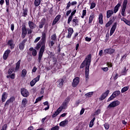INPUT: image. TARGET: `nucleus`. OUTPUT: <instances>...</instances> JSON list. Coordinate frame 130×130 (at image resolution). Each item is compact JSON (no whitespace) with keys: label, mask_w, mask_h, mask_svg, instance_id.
Instances as JSON below:
<instances>
[{"label":"nucleus","mask_w":130,"mask_h":130,"mask_svg":"<svg viewBox=\"0 0 130 130\" xmlns=\"http://www.w3.org/2000/svg\"><path fill=\"white\" fill-rule=\"evenodd\" d=\"M43 26H44V22H41L39 25L40 29H42V28H43Z\"/></svg>","instance_id":"obj_53"},{"label":"nucleus","mask_w":130,"mask_h":130,"mask_svg":"<svg viewBox=\"0 0 130 130\" xmlns=\"http://www.w3.org/2000/svg\"><path fill=\"white\" fill-rule=\"evenodd\" d=\"M40 3H41V0H35V6H36V7H38V6L40 5Z\"/></svg>","instance_id":"obj_35"},{"label":"nucleus","mask_w":130,"mask_h":130,"mask_svg":"<svg viewBox=\"0 0 130 130\" xmlns=\"http://www.w3.org/2000/svg\"><path fill=\"white\" fill-rule=\"evenodd\" d=\"M7 98H8V94L7 92H4L2 96V102H5L7 100Z\"/></svg>","instance_id":"obj_20"},{"label":"nucleus","mask_w":130,"mask_h":130,"mask_svg":"<svg viewBox=\"0 0 130 130\" xmlns=\"http://www.w3.org/2000/svg\"><path fill=\"white\" fill-rule=\"evenodd\" d=\"M71 5H72L71 3V2H69L67 4V6L66 7L67 10H68V9H70V7H71Z\"/></svg>","instance_id":"obj_55"},{"label":"nucleus","mask_w":130,"mask_h":130,"mask_svg":"<svg viewBox=\"0 0 130 130\" xmlns=\"http://www.w3.org/2000/svg\"><path fill=\"white\" fill-rule=\"evenodd\" d=\"M99 22L101 25L103 24V14L102 13H100L99 15Z\"/></svg>","instance_id":"obj_24"},{"label":"nucleus","mask_w":130,"mask_h":130,"mask_svg":"<svg viewBox=\"0 0 130 130\" xmlns=\"http://www.w3.org/2000/svg\"><path fill=\"white\" fill-rule=\"evenodd\" d=\"M31 53H32L33 56H36L37 55V51L33 48H30L29 49L28 54H31Z\"/></svg>","instance_id":"obj_12"},{"label":"nucleus","mask_w":130,"mask_h":130,"mask_svg":"<svg viewBox=\"0 0 130 130\" xmlns=\"http://www.w3.org/2000/svg\"><path fill=\"white\" fill-rule=\"evenodd\" d=\"M22 35L23 37H25L27 34V29H26V26H23L22 27Z\"/></svg>","instance_id":"obj_27"},{"label":"nucleus","mask_w":130,"mask_h":130,"mask_svg":"<svg viewBox=\"0 0 130 130\" xmlns=\"http://www.w3.org/2000/svg\"><path fill=\"white\" fill-rule=\"evenodd\" d=\"M128 90V87H124L121 89V93H124V92H126Z\"/></svg>","instance_id":"obj_40"},{"label":"nucleus","mask_w":130,"mask_h":130,"mask_svg":"<svg viewBox=\"0 0 130 130\" xmlns=\"http://www.w3.org/2000/svg\"><path fill=\"white\" fill-rule=\"evenodd\" d=\"M19 49L21 50H23V49H24V43H22L19 44Z\"/></svg>","instance_id":"obj_44"},{"label":"nucleus","mask_w":130,"mask_h":130,"mask_svg":"<svg viewBox=\"0 0 130 130\" xmlns=\"http://www.w3.org/2000/svg\"><path fill=\"white\" fill-rule=\"evenodd\" d=\"M40 47H41V43H38L37 45L36 48V49L38 50L39 49V48H40Z\"/></svg>","instance_id":"obj_50"},{"label":"nucleus","mask_w":130,"mask_h":130,"mask_svg":"<svg viewBox=\"0 0 130 130\" xmlns=\"http://www.w3.org/2000/svg\"><path fill=\"white\" fill-rule=\"evenodd\" d=\"M71 13H72V10H71L67 11V13H66V16H69V15H70V14H71Z\"/></svg>","instance_id":"obj_62"},{"label":"nucleus","mask_w":130,"mask_h":130,"mask_svg":"<svg viewBox=\"0 0 130 130\" xmlns=\"http://www.w3.org/2000/svg\"><path fill=\"white\" fill-rule=\"evenodd\" d=\"M59 126H55L51 128V130H59Z\"/></svg>","instance_id":"obj_45"},{"label":"nucleus","mask_w":130,"mask_h":130,"mask_svg":"<svg viewBox=\"0 0 130 130\" xmlns=\"http://www.w3.org/2000/svg\"><path fill=\"white\" fill-rule=\"evenodd\" d=\"M79 82H80V78H79V77L75 78L73 81V83H72L73 87H77Z\"/></svg>","instance_id":"obj_14"},{"label":"nucleus","mask_w":130,"mask_h":130,"mask_svg":"<svg viewBox=\"0 0 130 130\" xmlns=\"http://www.w3.org/2000/svg\"><path fill=\"white\" fill-rule=\"evenodd\" d=\"M127 5V0H124L122 4V8L121 11V15L123 17H125V9H126V6Z\"/></svg>","instance_id":"obj_3"},{"label":"nucleus","mask_w":130,"mask_h":130,"mask_svg":"<svg viewBox=\"0 0 130 130\" xmlns=\"http://www.w3.org/2000/svg\"><path fill=\"white\" fill-rule=\"evenodd\" d=\"M45 49V45H43L40 49L39 57H38V62H40L41 61V58H42V55H43V52H44V50Z\"/></svg>","instance_id":"obj_4"},{"label":"nucleus","mask_w":130,"mask_h":130,"mask_svg":"<svg viewBox=\"0 0 130 130\" xmlns=\"http://www.w3.org/2000/svg\"><path fill=\"white\" fill-rule=\"evenodd\" d=\"M74 33V29L72 27H70L68 28V35L66 37L67 38H71L72 37V35Z\"/></svg>","instance_id":"obj_15"},{"label":"nucleus","mask_w":130,"mask_h":130,"mask_svg":"<svg viewBox=\"0 0 130 130\" xmlns=\"http://www.w3.org/2000/svg\"><path fill=\"white\" fill-rule=\"evenodd\" d=\"M26 75H27V71H26L25 69H23L22 71V73H21V77L22 78H25V77L26 76Z\"/></svg>","instance_id":"obj_34"},{"label":"nucleus","mask_w":130,"mask_h":130,"mask_svg":"<svg viewBox=\"0 0 130 130\" xmlns=\"http://www.w3.org/2000/svg\"><path fill=\"white\" fill-rule=\"evenodd\" d=\"M28 26L30 29H34V28H35L36 27L35 23H34L32 21L28 22Z\"/></svg>","instance_id":"obj_26"},{"label":"nucleus","mask_w":130,"mask_h":130,"mask_svg":"<svg viewBox=\"0 0 130 130\" xmlns=\"http://www.w3.org/2000/svg\"><path fill=\"white\" fill-rule=\"evenodd\" d=\"M102 70H103L104 72H107L108 71V68L107 67L102 68Z\"/></svg>","instance_id":"obj_58"},{"label":"nucleus","mask_w":130,"mask_h":130,"mask_svg":"<svg viewBox=\"0 0 130 130\" xmlns=\"http://www.w3.org/2000/svg\"><path fill=\"white\" fill-rule=\"evenodd\" d=\"M11 79H15V74L13 73L10 76Z\"/></svg>","instance_id":"obj_63"},{"label":"nucleus","mask_w":130,"mask_h":130,"mask_svg":"<svg viewBox=\"0 0 130 130\" xmlns=\"http://www.w3.org/2000/svg\"><path fill=\"white\" fill-rule=\"evenodd\" d=\"M95 7H96V4L94 3H92L91 4V6H90V9H94V8H95Z\"/></svg>","instance_id":"obj_49"},{"label":"nucleus","mask_w":130,"mask_h":130,"mask_svg":"<svg viewBox=\"0 0 130 130\" xmlns=\"http://www.w3.org/2000/svg\"><path fill=\"white\" fill-rule=\"evenodd\" d=\"M10 53H11V51L10 50H6L3 55L4 59H7V58H8V56H9V54H10Z\"/></svg>","instance_id":"obj_21"},{"label":"nucleus","mask_w":130,"mask_h":130,"mask_svg":"<svg viewBox=\"0 0 130 130\" xmlns=\"http://www.w3.org/2000/svg\"><path fill=\"white\" fill-rule=\"evenodd\" d=\"M120 94V91L117 90L113 93V94L111 95V96L108 99V101H111V100H113L114 98H115L117 96H118Z\"/></svg>","instance_id":"obj_5"},{"label":"nucleus","mask_w":130,"mask_h":130,"mask_svg":"<svg viewBox=\"0 0 130 130\" xmlns=\"http://www.w3.org/2000/svg\"><path fill=\"white\" fill-rule=\"evenodd\" d=\"M104 53L106 54V53H109V49H106L105 50H104Z\"/></svg>","instance_id":"obj_61"},{"label":"nucleus","mask_w":130,"mask_h":130,"mask_svg":"<svg viewBox=\"0 0 130 130\" xmlns=\"http://www.w3.org/2000/svg\"><path fill=\"white\" fill-rule=\"evenodd\" d=\"M60 15H58L54 19L53 23L52 24V26H54V25L56 24V23L58 22L60 19Z\"/></svg>","instance_id":"obj_16"},{"label":"nucleus","mask_w":130,"mask_h":130,"mask_svg":"<svg viewBox=\"0 0 130 130\" xmlns=\"http://www.w3.org/2000/svg\"><path fill=\"white\" fill-rule=\"evenodd\" d=\"M100 112H101V110L98 109L95 112V115H98L99 114H100Z\"/></svg>","instance_id":"obj_52"},{"label":"nucleus","mask_w":130,"mask_h":130,"mask_svg":"<svg viewBox=\"0 0 130 130\" xmlns=\"http://www.w3.org/2000/svg\"><path fill=\"white\" fill-rule=\"evenodd\" d=\"M42 40L43 43H45V41L46 40V34L44 32L42 33Z\"/></svg>","instance_id":"obj_31"},{"label":"nucleus","mask_w":130,"mask_h":130,"mask_svg":"<svg viewBox=\"0 0 130 130\" xmlns=\"http://www.w3.org/2000/svg\"><path fill=\"white\" fill-rule=\"evenodd\" d=\"M126 72H127V70H126V68L124 67L121 71V74L123 75H124L126 74Z\"/></svg>","instance_id":"obj_37"},{"label":"nucleus","mask_w":130,"mask_h":130,"mask_svg":"<svg viewBox=\"0 0 130 130\" xmlns=\"http://www.w3.org/2000/svg\"><path fill=\"white\" fill-rule=\"evenodd\" d=\"M62 109H64L63 108H62L61 106H60L57 109V111L59 113V114L62 111Z\"/></svg>","instance_id":"obj_43"},{"label":"nucleus","mask_w":130,"mask_h":130,"mask_svg":"<svg viewBox=\"0 0 130 130\" xmlns=\"http://www.w3.org/2000/svg\"><path fill=\"white\" fill-rule=\"evenodd\" d=\"M43 97L44 96L42 95V96H40V97H39L36 100V102H35V104L36 103H38V102H39V101H41V100H42L43 99Z\"/></svg>","instance_id":"obj_39"},{"label":"nucleus","mask_w":130,"mask_h":130,"mask_svg":"<svg viewBox=\"0 0 130 130\" xmlns=\"http://www.w3.org/2000/svg\"><path fill=\"white\" fill-rule=\"evenodd\" d=\"M8 45L10 46V48L11 49H13L14 48L15 45L14 44V42H13V40H10L8 42Z\"/></svg>","instance_id":"obj_30"},{"label":"nucleus","mask_w":130,"mask_h":130,"mask_svg":"<svg viewBox=\"0 0 130 130\" xmlns=\"http://www.w3.org/2000/svg\"><path fill=\"white\" fill-rule=\"evenodd\" d=\"M28 102V101L27 100V99H23L22 101V105L24 107L26 106V104H27Z\"/></svg>","instance_id":"obj_32"},{"label":"nucleus","mask_w":130,"mask_h":130,"mask_svg":"<svg viewBox=\"0 0 130 130\" xmlns=\"http://www.w3.org/2000/svg\"><path fill=\"white\" fill-rule=\"evenodd\" d=\"M85 41H87L88 42H90V41H91V38H89L88 37H86L85 38Z\"/></svg>","instance_id":"obj_59"},{"label":"nucleus","mask_w":130,"mask_h":130,"mask_svg":"<svg viewBox=\"0 0 130 130\" xmlns=\"http://www.w3.org/2000/svg\"><path fill=\"white\" fill-rule=\"evenodd\" d=\"M121 21H123L128 26H130V21L126 19L125 18H122Z\"/></svg>","instance_id":"obj_33"},{"label":"nucleus","mask_w":130,"mask_h":130,"mask_svg":"<svg viewBox=\"0 0 130 130\" xmlns=\"http://www.w3.org/2000/svg\"><path fill=\"white\" fill-rule=\"evenodd\" d=\"M27 13H28V11H27V10H24L23 11V16L26 17V16H27Z\"/></svg>","instance_id":"obj_54"},{"label":"nucleus","mask_w":130,"mask_h":130,"mask_svg":"<svg viewBox=\"0 0 130 130\" xmlns=\"http://www.w3.org/2000/svg\"><path fill=\"white\" fill-rule=\"evenodd\" d=\"M59 84L58 85H57V86L59 87V88H61L63 85V83H64V81L63 80V79H59L58 81Z\"/></svg>","instance_id":"obj_25"},{"label":"nucleus","mask_w":130,"mask_h":130,"mask_svg":"<svg viewBox=\"0 0 130 130\" xmlns=\"http://www.w3.org/2000/svg\"><path fill=\"white\" fill-rule=\"evenodd\" d=\"M56 39V35L55 34L51 36V40H53V41H55Z\"/></svg>","instance_id":"obj_47"},{"label":"nucleus","mask_w":130,"mask_h":130,"mask_svg":"<svg viewBox=\"0 0 130 130\" xmlns=\"http://www.w3.org/2000/svg\"><path fill=\"white\" fill-rule=\"evenodd\" d=\"M37 71V68L36 67H34L31 71V73L33 74V73H36Z\"/></svg>","instance_id":"obj_51"},{"label":"nucleus","mask_w":130,"mask_h":130,"mask_svg":"<svg viewBox=\"0 0 130 130\" xmlns=\"http://www.w3.org/2000/svg\"><path fill=\"white\" fill-rule=\"evenodd\" d=\"M21 63V60H19L16 64V67L14 72H17L20 68V64Z\"/></svg>","instance_id":"obj_29"},{"label":"nucleus","mask_w":130,"mask_h":130,"mask_svg":"<svg viewBox=\"0 0 130 130\" xmlns=\"http://www.w3.org/2000/svg\"><path fill=\"white\" fill-rule=\"evenodd\" d=\"M59 114V113L57 112V111H55V112L52 115V117L54 118V117H56Z\"/></svg>","instance_id":"obj_42"},{"label":"nucleus","mask_w":130,"mask_h":130,"mask_svg":"<svg viewBox=\"0 0 130 130\" xmlns=\"http://www.w3.org/2000/svg\"><path fill=\"white\" fill-rule=\"evenodd\" d=\"M71 21L73 27L79 26V19H78V17H75Z\"/></svg>","instance_id":"obj_6"},{"label":"nucleus","mask_w":130,"mask_h":130,"mask_svg":"<svg viewBox=\"0 0 130 130\" xmlns=\"http://www.w3.org/2000/svg\"><path fill=\"white\" fill-rule=\"evenodd\" d=\"M94 18H95V15H94V13H91L89 16L88 19L89 24H91L93 20H94Z\"/></svg>","instance_id":"obj_23"},{"label":"nucleus","mask_w":130,"mask_h":130,"mask_svg":"<svg viewBox=\"0 0 130 130\" xmlns=\"http://www.w3.org/2000/svg\"><path fill=\"white\" fill-rule=\"evenodd\" d=\"M40 79V76L38 75L36 78L34 79L30 82V85L31 87H33L38 81H39Z\"/></svg>","instance_id":"obj_11"},{"label":"nucleus","mask_w":130,"mask_h":130,"mask_svg":"<svg viewBox=\"0 0 130 130\" xmlns=\"http://www.w3.org/2000/svg\"><path fill=\"white\" fill-rule=\"evenodd\" d=\"M76 13H77V10L73 9L70 16H69V17L68 18V24H70V23H71V22H72V20L73 19V16H74V15H75V14H76Z\"/></svg>","instance_id":"obj_10"},{"label":"nucleus","mask_w":130,"mask_h":130,"mask_svg":"<svg viewBox=\"0 0 130 130\" xmlns=\"http://www.w3.org/2000/svg\"><path fill=\"white\" fill-rule=\"evenodd\" d=\"M94 125V122L91 121L89 124V127H92Z\"/></svg>","instance_id":"obj_60"},{"label":"nucleus","mask_w":130,"mask_h":130,"mask_svg":"<svg viewBox=\"0 0 130 130\" xmlns=\"http://www.w3.org/2000/svg\"><path fill=\"white\" fill-rule=\"evenodd\" d=\"M115 51V50L113 49H109V54H113Z\"/></svg>","instance_id":"obj_41"},{"label":"nucleus","mask_w":130,"mask_h":130,"mask_svg":"<svg viewBox=\"0 0 130 130\" xmlns=\"http://www.w3.org/2000/svg\"><path fill=\"white\" fill-rule=\"evenodd\" d=\"M77 5V2L74 1L71 3V6H75Z\"/></svg>","instance_id":"obj_64"},{"label":"nucleus","mask_w":130,"mask_h":130,"mask_svg":"<svg viewBox=\"0 0 130 130\" xmlns=\"http://www.w3.org/2000/svg\"><path fill=\"white\" fill-rule=\"evenodd\" d=\"M15 97L14 96H12L11 97L9 100H8L6 103H5V105H9V104L10 103H13V102H14V101H15Z\"/></svg>","instance_id":"obj_18"},{"label":"nucleus","mask_w":130,"mask_h":130,"mask_svg":"<svg viewBox=\"0 0 130 130\" xmlns=\"http://www.w3.org/2000/svg\"><path fill=\"white\" fill-rule=\"evenodd\" d=\"M120 104V102L118 100L114 101L111 103H110L107 107L108 109H110L113 107H116V106H118Z\"/></svg>","instance_id":"obj_2"},{"label":"nucleus","mask_w":130,"mask_h":130,"mask_svg":"<svg viewBox=\"0 0 130 130\" xmlns=\"http://www.w3.org/2000/svg\"><path fill=\"white\" fill-rule=\"evenodd\" d=\"M7 128H8V125L7 124H5L1 130H6Z\"/></svg>","instance_id":"obj_46"},{"label":"nucleus","mask_w":130,"mask_h":130,"mask_svg":"<svg viewBox=\"0 0 130 130\" xmlns=\"http://www.w3.org/2000/svg\"><path fill=\"white\" fill-rule=\"evenodd\" d=\"M108 94H109V90H107L105 93L102 94L100 99L101 100H104V99H105V98L108 96Z\"/></svg>","instance_id":"obj_17"},{"label":"nucleus","mask_w":130,"mask_h":130,"mask_svg":"<svg viewBox=\"0 0 130 130\" xmlns=\"http://www.w3.org/2000/svg\"><path fill=\"white\" fill-rule=\"evenodd\" d=\"M68 123H69V120L68 119H65L64 121L60 122L59 125L60 126H62V127H64Z\"/></svg>","instance_id":"obj_19"},{"label":"nucleus","mask_w":130,"mask_h":130,"mask_svg":"<svg viewBox=\"0 0 130 130\" xmlns=\"http://www.w3.org/2000/svg\"><path fill=\"white\" fill-rule=\"evenodd\" d=\"M116 26H117V23L115 22L113 25L112 28H111L110 32V36H112L113 33H114V32L115 31V29H116Z\"/></svg>","instance_id":"obj_13"},{"label":"nucleus","mask_w":130,"mask_h":130,"mask_svg":"<svg viewBox=\"0 0 130 130\" xmlns=\"http://www.w3.org/2000/svg\"><path fill=\"white\" fill-rule=\"evenodd\" d=\"M21 93L23 97H28L29 95V91L25 88H22L21 89Z\"/></svg>","instance_id":"obj_8"},{"label":"nucleus","mask_w":130,"mask_h":130,"mask_svg":"<svg viewBox=\"0 0 130 130\" xmlns=\"http://www.w3.org/2000/svg\"><path fill=\"white\" fill-rule=\"evenodd\" d=\"M69 102H70V98H68L61 105V107L64 109H67V108L68 107V105L69 104Z\"/></svg>","instance_id":"obj_7"},{"label":"nucleus","mask_w":130,"mask_h":130,"mask_svg":"<svg viewBox=\"0 0 130 130\" xmlns=\"http://www.w3.org/2000/svg\"><path fill=\"white\" fill-rule=\"evenodd\" d=\"M87 14V10H84L82 11V15L81 16L82 19H84L85 16H86V14Z\"/></svg>","instance_id":"obj_38"},{"label":"nucleus","mask_w":130,"mask_h":130,"mask_svg":"<svg viewBox=\"0 0 130 130\" xmlns=\"http://www.w3.org/2000/svg\"><path fill=\"white\" fill-rule=\"evenodd\" d=\"M121 4L118 3L114 8V13L116 14L117 12H118V10H119V8H120Z\"/></svg>","instance_id":"obj_28"},{"label":"nucleus","mask_w":130,"mask_h":130,"mask_svg":"<svg viewBox=\"0 0 130 130\" xmlns=\"http://www.w3.org/2000/svg\"><path fill=\"white\" fill-rule=\"evenodd\" d=\"M93 92H88L87 93H86L85 94V96L86 98L92 97V95H93Z\"/></svg>","instance_id":"obj_36"},{"label":"nucleus","mask_w":130,"mask_h":130,"mask_svg":"<svg viewBox=\"0 0 130 130\" xmlns=\"http://www.w3.org/2000/svg\"><path fill=\"white\" fill-rule=\"evenodd\" d=\"M104 127L106 129H108L109 128V124L106 123L104 124Z\"/></svg>","instance_id":"obj_48"},{"label":"nucleus","mask_w":130,"mask_h":130,"mask_svg":"<svg viewBox=\"0 0 130 130\" xmlns=\"http://www.w3.org/2000/svg\"><path fill=\"white\" fill-rule=\"evenodd\" d=\"M114 13L113 10H108L107 11V18L109 19V18H110V17L113 15Z\"/></svg>","instance_id":"obj_22"},{"label":"nucleus","mask_w":130,"mask_h":130,"mask_svg":"<svg viewBox=\"0 0 130 130\" xmlns=\"http://www.w3.org/2000/svg\"><path fill=\"white\" fill-rule=\"evenodd\" d=\"M41 38L40 37L37 38L34 41L35 43H37V42L39 41L40 39H41Z\"/></svg>","instance_id":"obj_57"},{"label":"nucleus","mask_w":130,"mask_h":130,"mask_svg":"<svg viewBox=\"0 0 130 130\" xmlns=\"http://www.w3.org/2000/svg\"><path fill=\"white\" fill-rule=\"evenodd\" d=\"M91 55H88L85 58L84 61L80 66V69H83L85 67V77L86 79L89 77V68L91 63Z\"/></svg>","instance_id":"obj_1"},{"label":"nucleus","mask_w":130,"mask_h":130,"mask_svg":"<svg viewBox=\"0 0 130 130\" xmlns=\"http://www.w3.org/2000/svg\"><path fill=\"white\" fill-rule=\"evenodd\" d=\"M115 19H116V16H113L112 18H111L110 19V21L106 24V27L108 28V27H109V26H110L112 23L115 21Z\"/></svg>","instance_id":"obj_9"},{"label":"nucleus","mask_w":130,"mask_h":130,"mask_svg":"<svg viewBox=\"0 0 130 130\" xmlns=\"http://www.w3.org/2000/svg\"><path fill=\"white\" fill-rule=\"evenodd\" d=\"M13 72H14V70H13L12 69H10L8 70V73L9 74V75H11V74H12V73H13Z\"/></svg>","instance_id":"obj_56"}]
</instances>
